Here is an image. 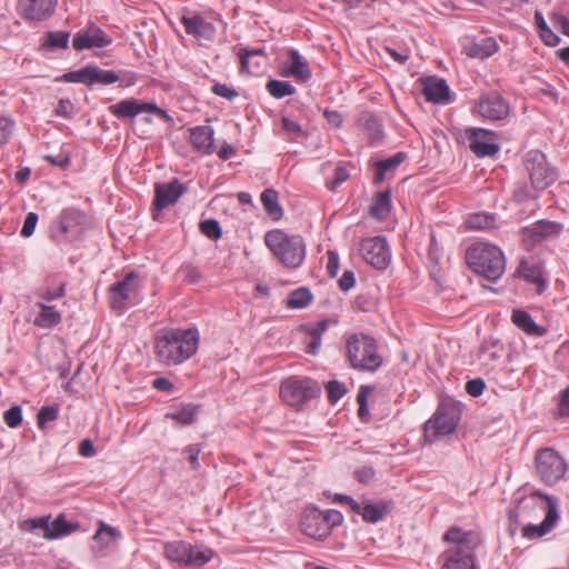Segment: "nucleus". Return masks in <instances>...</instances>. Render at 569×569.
I'll return each mask as SVG.
<instances>
[{
  "mask_svg": "<svg viewBox=\"0 0 569 569\" xmlns=\"http://www.w3.org/2000/svg\"><path fill=\"white\" fill-rule=\"evenodd\" d=\"M3 420L10 428H17L22 422V410L19 406H13L6 410L3 413Z\"/></svg>",
  "mask_w": 569,
  "mask_h": 569,
  "instance_id": "nucleus-51",
  "label": "nucleus"
},
{
  "mask_svg": "<svg viewBox=\"0 0 569 569\" xmlns=\"http://www.w3.org/2000/svg\"><path fill=\"white\" fill-rule=\"evenodd\" d=\"M359 251L363 260L378 270L387 268L391 260L387 240L380 236L363 239Z\"/></svg>",
  "mask_w": 569,
  "mask_h": 569,
  "instance_id": "nucleus-12",
  "label": "nucleus"
},
{
  "mask_svg": "<svg viewBox=\"0 0 569 569\" xmlns=\"http://www.w3.org/2000/svg\"><path fill=\"white\" fill-rule=\"evenodd\" d=\"M468 267L483 278L496 281L505 272L506 260L499 247L487 242H475L466 251Z\"/></svg>",
  "mask_w": 569,
  "mask_h": 569,
  "instance_id": "nucleus-3",
  "label": "nucleus"
},
{
  "mask_svg": "<svg viewBox=\"0 0 569 569\" xmlns=\"http://www.w3.org/2000/svg\"><path fill=\"white\" fill-rule=\"evenodd\" d=\"M213 134L210 126H198L190 129V142L198 152L210 154L213 152Z\"/></svg>",
  "mask_w": 569,
  "mask_h": 569,
  "instance_id": "nucleus-29",
  "label": "nucleus"
},
{
  "mask_svg": "<svg viewBox=\"0 0 569 569\" xmlns=\"http://www.w3.org/2000/svg\"><path fill=\"white\" fill-rule=\"evenodd\" d=\"M44 160L52 166L66 169L70 166L71 159L68 153H59L57 156L47 154L44 156Z\"/></svg>",
  "mask_w": 569,
  "mask_h": 569,
  "instance_id": "nucleus-60",
  "label": "nucleus"
},
{
  "mask_svg": "<svg viewBox=\"0 0 569 569\" xmlns=\"http://www.w3.org/2000/svg\"><path fill=\"white\" fill-rule=\"evenodd\" d=\"M422 93L427 101L446 103L449 101L450 89L443 79L427 78L423 80Z\"/></svg>",
  "mask_w": 569,
  "mask_h": 569,
  "instance_id": "nucleus-27",
  "label": "nucleus"
},
{
  "mask_svg": "<svg viewBox=\"0 0 569 569\" xmlns=\"http://www.w3.org/2000/svg\"><path fill=\"white\" fill-rule=\"evenodd\" d=\"M327 392H328V400L331 403H336L339 401L346 393L347 388L345 383L338 381V380H331L326 386Z\"/></svg>",
  "mask_w": 569,
  "mask_h": 569,
  "instance_id": "nucleus-48",
  "label": "nucleus"
},
{
  "mask_svg": "<svg viewBox=\"0 0 569 569\" xmlns=\"http://www.w3.org/2000/svg\"><path fill=\"white\" fill-rule=\"evenodd\" d=\"M405 152H397L392 157L376 162V173L373 178L375 183H381L385 180L386 173L396 169L406 159Z\"/></svg>",
  "mask_w": 569,
  "mask_h": 569,
  "instance_id": "nucleus-38",
  "label": "nucleus"
},
{
  "mask_svg": "<svg viewBox=\"0 0 569 569\" xmlns=\"http://www.w3.org/2000/svg\"><path fill=\"white\" fill-rule=\"evenodd\" d=\"M375 473V469L371 466H362L355 470L353 476L359 482L368 483L373 479Z\"/></svg>",
  "mask_w": 569,
  "mask_h": 569,
  "instance_id": "nucleus-62",
  "label": "nucleus"
},
{
  "mask_svg": "<svg viewBox=\"0 0 569 569\" xmlns=\"http://www.w3.org/2000/svg\"><path fill=\"white\" fill-rule=\"evenodd\" d=\"M211 90L214 94L228 100H233L236 97H238V92L226 83L217 82Z\"/></svg>",
  "mask_w": 569,
  "mask_h": 569,
  "instance_id": "nucleus-59",
  "label": "nucleus"
},
{
  "mask_svg": "<svg viewBox=\"0 0 569 569\" xmlns=\"http://www.w3.org/2000/svg\"><path fill=\"white\" fill-rule=\"evenodd\" d=\"M338 283L342 291H349L356 283L355 272L351 270H345Z\"/></svg>",
  "mask_w": 569,
  "mask_h": 569,
  "instance_id": "nucleus-64",
  "label": "nucleus"
},
{
  "mask_svg": "<svg viewBox=\"0 0 569 569\" xmlns=\"http://www.w3.org/2000/svg\"><path fill=\"white\" fill-rule=\"evenodd\" d=\"M348 178H349L348 170L345 167H342V166H338L335 169V173H333L332 180L327 183V187L330 190H335L339 184L345 182Z\"/></svg>",
  "mask_w": 569,
  "mask_h": 569,
  "instance_id": "nucleus-57",
  "label": "nucleus"
},
{
  "mask_svg": "<svg viewBox=\"0 0 569 569\" xmlns=\"http://www.w3.org/2000/svg\"><path fill=\"white\" fill-rule=\"evenodd\" d=\"M136 279L137 274L134 272H129L122 280L110 287L109 298L112 309H121L124 307V302L137 289Z\"/></svg>",
  "mask_w": 569,
  "mask_h": 569,
  "instance_id": "nucleus-24",
  "label": "nucleus"
},
{
  "mask_svg": "<svg viewBox=\"0 0 569 569\" xmlns=\"http://www.w3.org/2000/svg\"><path fill=\"white\" fill-rule=\"evenodd\" d=\"M201 232L212 240H218L222 236L220 224L214 219H208L200 222Z\"/></svg>",
  "mask_w": 569,
  "mask_h": 569,
  "instance_id": "nucleus-49",
  "label": "nucleus"
},
{
  "mask_svg": "<svg viewBox=\"0 0 569 569\" xmlns=\"http://www.w3.org/2000/svg\"><path fill=\"white\" fill-rule=\"evenodd\" d=\"M266 246L287 268L296 269L305 260L306 243L299 234H289L280 229L270 230L264 236Z\"/></svg>",
  "mask_w": 569,
  "mask_h": 569,
  "instance_id": "nucleus-5",
  "label": "nucleus"
},
{
  "mask_svg": "<svg viewBox=\"0 0 569 569\" xmlns=\"http://www.w3.org/2000/svg\"><path fill=\"white\" fill-rule=\"evenodd\" d=\"M518 273L526 281L537 284L538 293H541L546 289V280L539 266L521 261Z\"/></svg>",
  "mask_w": 569,
  "mask_h": 569,
  "instance_id": "nucleus-34",
  "label": "nucleus"
},
{
  "mask_svg": "<svg viewBox=\"0 0 569 569\" xmlns=\"http://www.w3.org/2000/svg\"><path fill=\"white\" fill-rule=\"evenodd\" d=\"M111 37L98 26L91 23L74 34L72 47L76 51H83L94 48H104L111 44Z\"/></svg>",
  "mask_w": 569,
  "mask_h": 569,
  "instance_id": "nucleus-17",
  "label": "nucleus"
},
{
  "mask_svg": "<svg viewBox=\"0 0 569 569\" xmlns=\"http://www.w3.org/2000/svg\"><path fill=\"white\" fill-rule=\"evenodd\" d=\"M391 209V194L389 190L378 192L370 207V214L379 220L385 219Z\"/></svg>",
  "mask_w": 569,
  "mask_h": 569,
  "instance_id": "nucleus-39",
  "label": "nucleus"
},
{
  "mask_svg": "<svg viewBox=\"0 0 569 569\" xmlns=\"http://www.w3.org/2000/svg\"><path fill=\"white\" fill-rule=\"evenodd\" d=\"M443 540L451 546L440 556L441 569H477L475 552L482 542L480 532L451 527L445 533Z\"/></svg>",
  "mask_w": 569,
  "mask_h": 569,
  "instance_id": "nucleus-1",
  "label": "nucleus"
},
{
  "mask_svg": "<svg viewBox=\"0 0 569 569\" xmlns=\"http://www.w3.org/2000/svg\"><path fill=\"white\" fill-rule=\"evenodd\" d=\"M64 295H66V283L64 282L60 283L56 289L46 288V289L39 290V292H38V296L46 301H51L54 299L62 298V297H64Z\"/></svg>",
  "mask_w": 569,
  "mask_h": 569,
  "instance_id": "nucleus-53",
  "label": "nucleus"
},
{
  "mask_svg": "<svg viewBox=\"0 0 569 569\" xmlns=\"http://www.w3.org/2000/svg\"><path fill=\"white\" fill-rule=\"evenodd\" d=\"M498 43L491 37L482 38L479 41L468 40L463 44V52L476 59H487L498 51Z\"/></svg>",
  "mask_w": 569,
  "mask_h": 569,
  "instance_id": "nucleus-28",
  "label": "nucleus"
},
{
  "mask_svg": "<svg viewBox=\"0 0 569 569\" xmlns=\"http://www.w3.org/2000/svg\"><path fill=\"white\" fill-rule=\"evenodd\" d=\"M312 298L313 296L311 291L306 287H301L293 290L288 296L286 300V306L289 309H302L311 303Z\"/></svg>",
  "mask_w": 569,
  "mask_h": 569,
  "instance_id": "nucleus-42",
  "label": "nucleus"
},
{
  "mask_svg": "<svg viewBox=\"0 0 569 569\" xmlns=\"http://www.w3.org/2000/svg\"><path fill=\"white\" fill-rule=\"evenodd\" d=\"M266 88L269 94L276 99H281L296 93L295 87L290 82L282 80L272 79L268 81Z\"/></svg>",
  "mask_w": 569,
  "mask_h": 569,
  "instance_id": "nucleus-44",
  "label": "nucleus"
},
{
  "mask_svg": "<svg viewBox=\"0 0 569 569\" xmlns=\"http://www.w3.org/2000/svg\"><path fill=\"white\" fill-rule=\"evenodd\" d=\"M562 231V226L553 221L540 220L523 229V241L527 246H535L548 239L556 238Z\"/></svg>",
  "mask_w": 569,
  "mask_h": 569,
  "instance_id": "nucleus-22",
  "label": "nucleus"
},
{
  "mask_svg": "<svg viewBox=\"0 0 569 569\" xmlns=\"http://www.w3.org/2000/svg\"><path fill=\"white\" fill-rule=\"evenodd\" d=\"M260 199L266 212L272 218V220L278 221L282 218L283 210L279 204V194L276 190L266 189L261 193Z\"/></svg>",
  "mask_w": 569,
  "mask_h": 569,
  "instance_id": "nucleus-36",
  "label": "nucleus"
},
{
  "mask_svg": "<svg viewBox=\"0 0 569 569\" xmlns=\"http://www.w3.org/2000/svg\"><path fill=\"white\" fill-rule=\"evenodd\" d=\"M179 273L182 276L183 280L189 283H196L201 278L200 271L192 263H183L179 269Z\"/></svg>",
  "mask_w": 569,
  "mask_h": 569,
  "instance_id": "nucleus-52",
  "label": "nucleus"
},
{
  "mask_svg": "<svg viewBox=\"0 0 569 569\" xmlns=\"http://www.w3.org/2000/svg\"><path fill=\"white\" fill-rule=\"evenodd\" d=\"M465 136L470 150L477 157H492L499 152L497 134L482 128H467Z\"/></svg>",
  "mask_w": 569,
  "mask_h": 569,
  "instance_id": "nucleus-13",
  "label": "nucleus"
},
{
  "mask_svg": "<svg viewBox=\"0 0 569 569\" xmlns=\"http://www.w3.org/2000/svg\"><path fill=\"white\" fill-rule=\"evenodd\" d=\"M181 22L186 32L199 41H212L216 37L214 26L200 16L182 17Z\"/></svg>",
  "mask_w": 569,
  "mask_h": 569,
  "instance_id": "nucleus-25",
  "label": "nucleus"
},
{
  "mask_svg": "<svg viewBox=\"0 0 569 569\" xmlns=\"http://www.w3.org/2000/svg\"><path fill=\"white\" fill-rule=\"evenodd\" d=\"M280 74L291 77L299 82H307L312 77L309 62L293 48L288 50V61L281 64Z\"/></svg>",
  "mask_w": 569,
  "mask_h": 569,
  "instance_id": "nucleus-21",
  "label": "nucleus"
},
{
  "mask_svg": "<svg viewBox=\"0 0 569 569\" xmlns=\"http://www.w3.org/2000/svg\"><path fill=\"white\" fill-rule=\"evenodd\" d=\"M323 521L329 527V535L332 529L337 526H340L343 521V516L340 511L335 509H329L327 511H322Z\"/></svg>",
  "mask_w": 569,
  "mask_h": 569,
  "instance_id": "nucleus-54",
  "label": "nucleus"
},
{
  "mask_svg": "<svg viewBox=\"0 0 569 569\" xmlns=\"http://www.w3.org/2000/svg\"><path fill=\"white\" fill-rule=\"evenodd\" d=\"M330 320L323 319L315 323H306L300 327L306 335V352L316 356L321 347L322 335L329 328Z\"/></svg>",
  "mask_w": 569,
  "mask_h": 569,
  "instance_id": "nucleus-26",
  "label": "nucleus"
},
{
  "mask_svg": "<svg viewBox=\"0 0 569 569\" xmlns=\"http://www.w3.org/2000/svg\"><path fill=\"white\" fill-rule=\"evenodd\" d=\"M108 109L112 116L119 119H132L143 112L154 113L162 119H169L167 111L160 109L156 103L140 102L134 98L121 100L116 104H111Z\"/></svg>",
  "mask_w": 569,
  "mask_h": 569,
  "instance_id": "nucleus-15",
  "label": "nucleus"
},
{
  "mask_svg": "<svg viewBox=\"0 0 569 569\" xmlns=\"http://www.w3.org/2000/svg\"><path fill=\"white\" fill-rule=\"evenodd\" d=\"M512 322L527 335L543 337L547 330L538 326L532 317L523 310H513L511 316Z\"/></svg>",
  "mask_w": 569,
  "mask_h": 569,
  "instance_id": "nucleus-33",
  "label": "nucleus"
},
{
  "mask_svg": "<svg viewBox=\"0 0 569 569\" xmlns=\"http://www.w3.org/2000/svg\"><path fill=\"white\" fill-rule=\"evenodd\" d=\"M537 496L543 497L542 495L537 493V495H532L527 498H522L519 500L517 507L509 510V513H508L509 521H510L509 528H510L511 535H515L516 531L518 530V525L520 522V518H522L526 515L527 509L536 508V507H539L541 509L545 508V506L542 503H540V505L538 503Z\"/></svg>",
  "mask_w": 569,
  "mask_h": 569,
  "instance_id": "nucleus-32",
  "label": "nucleus"
},
{
  "mask_svg": "<svg viewBox=\"0 0 569 569\" xmlns=\"http://www.w3.org/2000/svg\"><path fill=\"white\" fill-rule=\"evenodd\" d=\"M347 360L350 367L361 372H375L382 365L377 340L366 333H352L346 341Z\"/></svg>",
  "mask_w": 569,
  "mask_h": 569,
  "instance_id": "nucleus-4",
  "label": "nucleus"
},
{
  "mask_svg": "<svg viewBox=\"0 0 569 569\" xmlns=\"http://www.w3.org/2000/svg\"><path fill=\"white\" fill-rule=\"evenodd\" d=\"M535 22L540 39L549 47H556L560 42V37L556 34L547 24L540 11L535 12Z\"/></svg>",
  "mask_w": 569,
  "mask_h": 569,
  "instance_id": "nucleus-41",
  "label": "nucleus"
},
{
  "mask_svg": "<svg viewBox=\"0 0 569 569\" xmlns=\"http://www.w3.org/2000/svg\"><path fill=\"white\" fill-rule=\"evenodd\" d=\"M261 54H263V50L262 49L248 50V49L242 48L239 51L240 70H241V72L250 73L251 72V70L249 68V60H250V58L254 57V56H261Z\"/></svg>",
  "mask_w": 569,
  "mask_h": 569,
  "instance_id": "nucleus-55",
  "label": "nucleus"
},
{
  "mask_svg": "<svg viewBox=\"0 0 569 569\" xmlns=\"http://www.w3.org/2000/svg\"><path fill=\"white\" fill-rule=\"evenodd\" d=\"M184 191L186 188L178 179H173L168 183H156L152 211H161L162 209L174 204ZM153 217L157 218V213H153Z\"/></svg>",
  "mask_w": 569,
  "mask_h": 569,
  "instance_id": "nucleus-18",
  "label": "nucleus"
},
{
  "mask_svg": "<svg viewBox=\"0 0 569 569\" xmlns=\"http://www.w3.org/2000/svg\"><path fill=\"white\" fill-rule=\"evenodd\" d=\"M543 498L548 500V503L546 506L547 512L542 522L540 525L529 523L522 528V536L529 540L538 539L550 532L559 519L556 503L547 496H543Z\"/></svg>",
  "mask_w": 569,
  "mask_h": 569,
  "instance_id": "nucleus-23",
  "label": "nucleus"
},
{
  "mask_svg": "<svg viewBox=\"0 0 569 569\" xmlns=\"http://www.w3.org/2000/svg\"><path fill=\"white\" fill-rule=\"evenodd\" d=\"M486 388V383L481 378L469 380L466 383V391L472 397H479L482 395Z\"/></svg>",
  "mask_w": 569,
  "mask_h": 569,
  "instance_id": "nucleus-61",
  "label": "nucleus"
},
{
  "mask_svg": "<svg viewBox=\"0 0 569 569\" xmlns=\"http://www.w3.org/2000/svg\"><path fill=\"white\" fill-rule=\"evenodd\" d=\"M359 126L369 136L370 141L373 143L382 139V128L378 119L371 113H362L358 120Z\"/></svg>",
  "mask_w": 569,
  "mask_h": 569,
  "instance_id": "nucleus-40",
  "label": "nucleus"
},
{
  "mask_svg": "<svg viewBox=\"0 0 569 569\" xmlns=\"http://www.w3.org/2000/svg\"><path fill=\"white\" fill-rule=\"evenodd\" d=\"M197 412L198 407L191 403H187L183 405L180 409L167 413V418H170L180 425L189 426L196 421Z\"/></svg>",
  "mask_w": 569,
  "mask_h": 569,
  "instance_id": "nucleus-43",
  "label": "nucleus"
},
{
  "mask_svg": "<svg viewBox=\"0 0 569 569\" xmlns=\"http://www.w3.org/2000/svg\"><path fill=\"white\" fill-rule=\"evenodd\" d=\"M59 228L64 233L68 234L77 230V228H81L87 223V214L76 208H67L61 211L59 214Z\"/></svg>",
  "mask_w": 569,
  "mask_h": 569,
  "instance_id": "nucleus-30",
  "label": "nucleus"
},
{
  "mask_svg": "<svg viewBox=\"0 0 569 569\" xmlns=\"http://www.w3.org/2000/svg\"><path fill=\"white\" fill-rule=\"evenodd\" d=\"M118 536L119 533L117 529L106 523H101V527L93 536V539L100 546V549H104L108 548Z\"/></svg>",
  "mask_w": 569,
  "mask_h": 569,
  "instance_id": "nucleus-46",
  "label": "nucleus"
},
{
  "mask_svg": "<svg viewBox=\"0 0 569 569\" xmlns=\"http://www.w3.org/2000/svg\"><path fill=\"white\" fill-rule=\"evenodd\" d=\"M70 33L67 31H49L46 33L43 46L49 49L68 48Z\"/></svg>",
  "mask_w": 569,
  "mask_h": 569,
  "instance_id": "nucleus-45",
  "label": "nucleus"
},
{
  "mask_svg": "<svg viewBox=\"0 0 569 569\" xmlns=\"http://www.w3.org/2000/svg\"><path fill=\"white\" fill-rule=\"evenodd\" d=\"M40 312L34 319V325L40 328H52L61 322V315L54 307L47 306L43 302H37Z\"/></svg>",
  "mask_w": 569,
  "mask_h": 569,
  "instance_id": "nucleus-35",
  "label": "nucleus"
},
{
  "mask_svg": "<svg viewBox=\"0 0 569 569\" xmlns=\"http://www.w3.org/2000/svg\"><path fill=\"white\" fill-rule=\"evenodd\" d=\"M59 416V407L54 406H44L42 407L37 416V423L40 429H44L48 422L54 421Z\"/></svg>",
  "mask_w": 569,
  "mask_h": 569,
  "instance_id": "nucleus-47",
  "label": "nucleus"
},
{
  "mask_svg": "<svg viewBox=\"0 0 569 569\" xmlns=\"http://www.w3.org/2000/svg\"><path fill=\"white\" fill-rule=\"evenodd\" d=\"M495 218L489 214H473L471 216L467 223L471 229H487L493 226Z\"/></svg>",
  "mask_w": 569,
  "mask_h": 569,
  "instance_id": "nucleus-50",
  "label": "nucleus"
},
{
  "mask_svg": "<svg viewBox=\"0 0 569 569\" xmlns=\"http://www.w3.org/2000/svg\"><path fill=\"white\" fill-rule=\"evenodd\" d=\"M536 470L543 483L552 486L563 478L567 465L555 449L543 448L537 452Z\"/></svg>",
  "mask_w": 569,
  "mask_h": 569,
  "instance_id": "nucleus-9",
  "label": "nucleus"
},
{
  "mask_svg": "<svg viewBox=\"0 0 569 569\" xmlns=\"http://www.w3.org/2000/svg\"><path fill=\"white\" fill-rule=\"evenodd\" d=\"M163 552L168 560L183 567H201L208 563L213 556L210 549L192 546L183 540L166 542Z\"/></svg>",
  "mask_w": 569,
  "mask_h": 569,
  "instance_id": "nucleus-7",
  "label": "nucleus"
},
{
  "mask_svg": "<svg viewBox=\"0 0 569 569\" xmlns=\"http://www.w3.org/2000/svg\"><path fill=\"white\" fill-rule=\"evenodd\" d=\"M78 525L69 522L63 515H59L53 521H49V518H34L24 521L23 528L26 530L42 529L43 537L47 539H56L70 535Z\"/></svg>",
  "mask_w": 569,
  "mask_h": 569,
  "instance_id": "nucleus-16",
  "label": "nucleus"
},
{
  "mask_svg": "<svg viewBox=\"0 0 569 569\" xmlns=\"http://www.w3.org/2000/svg\"><path fill=\"white\" fill-rule=\"evenodd\" d=\"M198 346L197 329H169L157 336L156 353L161 363L174 366L191 358L197 352Z\"/></svg>",
  "mask_w": 569,
  "mask_h": 569,
  "instance_id": "nucleus-2",
  "label": "nucleus"
},
{
  "mask_svg": "<svg viewBox=\"0 0 569 569\" xmlns=\"http://www.w3.org/2000/svg\"><path fill=\"white\" fill-rule=\"evenodd\" d=\"M14 122L7 118V117H0V147L4 146L13 131Z\"/></svg>",
  "mask_w": 569,
  "mask_h": 569,
  "instance_id": "nucleus-56",
  "label": "nucleus"
},
{
  "mask_svg": "<svg viewBox=\"0 0 569 569\" xmlns=\"http://www.w3.org/2000/svg\"><path fill=\"white\" fill-rule=\"evenodd\" d=\"M300 526L302 532L313 539L322 541L329 537V527L323 521L322 511L316 507L303 510Z\"/></svg>",
  "mask_w": 569,
  "mask_h": 569,
  "instance_id": "nucleus-19",
  "label": "nucleus"
},
{
  "mask_svg": "<svg viewBox=\"0 0 569 569\" xmlns=\"http://www.w3.org/2000/svg\"><path fill=\"white\" fill-rule=\"evenodd\" d=\"M390 509L389 502L372 503L369 500L363 501L361 517L366 522L376 523L383 519Z\"/></svg>",
  "mask_w": 569,
  "mask_h": 569,
  "instance_id": "nucleus-37",
  "label": "nucleus"
},
{
  "mask_svg": "<svg viewBox=\"0 0 569 569\" xmlns=\"http://www.w3.org/2000/svg\"><path fill=\"white\" fill-rule=\"evenodd\" d=\"M38 222V214L34 212H29L24 219L22 229H21V236L24 238H29L33 234L36 226Z\"/></svg>",
  "mask_w": 569,
  "mask_h": 569,
  "instance_id": "nucleus-58",
  "label": "nucleus"
},
{
  "mask_svg": "<svg viewBox=\"0 0 569 569\" xmlns=\"http://www.w3.org/2000/svg\"><path fill=\"white\" fill-rule=\"evenodd\" d=\"M460 420L459 409L455 405L441 403L433 417L425 423V437L432 442L438 437L448 436L458 427Z\"/></svg>",
  "mask_w": 569,
  "mask_h": 569,
  "instance_id": "nucleus-8",
  "label": "nucleus"
},
{
  "mask_svg": "<svg viewBox=\"0 0 569 569\" xmlns=\"http://www.w3.org/2000/svg\"><path fill=\"white\" fill-rule=\"evenodd\" d=\"M62 79L67 82L83 83L90 87L94 83L111 84L117 82L120 77L112 70H103L96 66H87L80 70L64 73Z\"/></svg>",
  "mask_w": 569,
  "mask_h": 569,
  "instance_id": "nucleus-14",
  "label": "nucleus"
},
{
  "mask_svg": "<svg viewBox=\"0 0 569 569\" xmlns=\"http://www.w3.org/2000/svg\"><path fill=\"white\" fill-rule=\"evenodd\" d=\"M321 393L320 385L308 377H289L281 382L280 397L290 407L301 409L303 405Z\"/></svg>",
  "mask_w": 569,
  "mask_h": 569,
  "instance_id": "nucleus-6",
  "label": "nucleus"
},
{
  "mask_svg": "<svg viewBox=\"0 0 569 569\" xmlns=\"http://www.w3.org/2000/svg\"><path fill=\"white\" fill-rule=\"evenodd\" d=\"M525 167L532 187L538 191L547 189L557 178L556 170L548 163L546 154L539 150L527 152Z\"/></svg>",
  "mask_w": 569,
  "mask_h": 569,
  "instance_id": "nucleus-10",
  "label": "nucleus"
},
{
  "mask_svg": "<svg viewBox=\"0 0 569 569\" xmlns=\"http://www.w3.org/2000/svg\"><path fill=\"white\" fill-rule=\"evenodd\" d=\"M54 113L62 118H71L73 113V104L69 99H60L56 107Z\"/></svg>",
  "mask_w": 569,
  "mask_h": 569,
  "instance_id": "nucleus-63",
  "label": "nucleus"
},
{
  "mask_svg": "<svg viewBox=\"0 0 569 569\" xmlns=\"http://www.w3.org/2000/svg\"><path fill=\"white\" fill-rule=\"evenodd\" d=\"M56 6L57 0H19L18 11L24 20L40 22L54 12Z\"/></svg>",
  "mask_w": 569,
  "mask_h": 569,
  "instance_id": "nucleus-20",
  "label": "nucleus"
},
{
  "mask_svg": "<svg viewBox=\"0 0 569 569\" xmlns=\"http://www.w3.org/2000/svg\"><path fill=\"white\" fill-rule=\"evenodd\" d=\"M472 112L483 120L505 122L511 114L510 103L498 92L480 96L473 104Z\"/></svg>",
  "mask_w": 569,
  "mask_h": 569,
  "instance_id": "nucleus-11",
  "label": "nucleus"
},
{
  "mask_svg": "<svg viewBox=\"0 0 569 569\" xmlns=\"http://www.w3.org/2000/svg\"><path fill=\"white\" fill-rule=\"evenodd\" d=\"M503 356V347L497 340L487 339L479 349L478 359L488 369L495 368V362Z\"/></svg>",
  "mask_w": 569,
  "mask_h": 569,
  "instance_id": "nucleus-31",
  "label": "nucleus"
}]
</instances>
